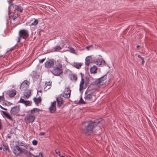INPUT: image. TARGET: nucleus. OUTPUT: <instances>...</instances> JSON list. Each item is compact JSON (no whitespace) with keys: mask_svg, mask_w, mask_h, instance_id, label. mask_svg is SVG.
Wrapping results in <instances>:
<instances>
[{"mask_svg":"<svg viewBox=\"0 0 157 157\" xmlns=\"http://www.w3.org/2000/svg\"><path fill=\"white\" fill-rule=\"evenodd\" d=\"M71 90L68 87L66 88L64 91L63 93V96L65 98H70L71 95Z\"/></svg>","mask_w":157,"mask_h":157,"instance_id":"nucleus-5","label":"nucleus"},{"mask_svg":"<svg viewBox=\"0 0 157 157\" xmlns=\"http://www.w3.org/2000/svg\"><path fill=\"white\" fill-rule=\"evenodd\" d=\"M45 58L43 59H40L39 62L40 63H42L44 62V61L45 60Z\"/></svg>","mask_w":157,"mask_h":157,"instance_id":"nucleus-44","label":"nucleus"},{"mask_svg":"<svg viewBox=\"0 0 157 157\" xmlns=\"http://www.w3.org/2000/svg\"><path fill=\"white\" fill-rule=\"evenodd\" d=\"M20 12H21V13L22 12V10H20Z\"/></svg>","mask_w":157,"mask_h":157,"instance_id":"nucleus-59","label":"nucleus"},{"mask_svg":"<svg viewBox=\"0 0 157 157\" xmlns=\"http://www.w3.org/2000/svg\"><path fill=\"white\" fill-rule=\"evenodd\" d=\"M104 121L102 118L86 121L82 125V131L83 133L89 135L93 132V130L95 127L99 124L103 123Z\"/></svg>","mask_w":157,"mask_h":157,"instance_id":"nucleus-1","label":"nucleus"},{"mask_svg":"<svg viewBox=\"0 0 157 157\" xmlns=\"http://www.w3.org/2000/svg\"><path fill=\"white\" fill-rule=\"evenodd\" d=\"M92 57L91 56H88L85 59V64L86 66H88L91 63L90 60H91Z\"/></svg>","mask_w":157,"mask_h":157,"instance_id":"nucleus-16","label":"nucleus"},{"mask_svg":"<svg viewBox=\"0 0 157 157\" xmlns=\"http://www.w3.org/2000/svg\"><path fill=\"white\" fill-rule=\"evenodd\" d=\"M140 47V45H138L137 46V48H139Z\"/></svg>","mask_w":157,"mask_h":157,"instance_id":"nucleus-57","label":"nucleus"},{"mask_svg":"<svg viewBox=\"0 0 157 157\" xmlns=\"http://www.w3.org/2000/svg\"><path fill=\"white\" fill-rule=\"evenodd\" d=\"M56 101H57V102L58 104L59 105V100L58 98H56Z\"/></svg>","mask_w":157,"mask_h":157,"instance_id":"nucleus-50","label":"nucleus"},{"mask_svg":"<svg viewBox=\"0 0 157 157\" xmlns=\"http://www.w3.org/2000/svg\"><path fill=\"white\" fill-rule=\"evenodd\" d=\"M21 146H23L25 147L26 148H27L28 147L29 145L27 144H22L21 145Z\"/></svg>","mask_w":157,"mask_h":157,"instance_id":"nucleus-41","label":"nucleus"},{"mask_svg":"<svg viewBox=\"0 0 157 157\" xmlns=\"http://www.w3.org/2000/svg\"><path fill=\"white\" fill-rule=\"evenodd\" d=\"M69 48L71 51V52L72 53H74L75 52V50L74 49V48H73L72 47H69Z\"/></svg>","mask_w":157,"mask_h":157,"instance_id":"nucleus-40","label":"nucleus"},{"mask_svg":"<svg viewBox=\"0 0 157 157\" xmlns=\"http://www.w3.org/2000/svg\"><path fill=\"white\" fill-rule=\"evenodd\" d=\"M81 77V80L80 82L79 86V90L80 92H81L83 89H85L86 87V86L85 85V86L84 85L85 84L84 79L82 78V76Z\"/></svg>","mask_w":157,"mask_h":157,"instance_id":"nucleus-12","label":"nucleus"},{"mask_svg":"<svg viewBox=\"0 0 157 157\" xmlns=\"http://www.w3.org/2000/svg\"><path fill=\"white\" fill-rule=\"evenodd\" d=\"M35 116L29 114L26 115L25 120L27 123H32L33 122L35 119Z\"/></svg>","mask_w":157,"mask_h":157,"instance_id":"nucleus-4","label":"nucleus"},{"mask_svg":"<svg viewBox=\"0 0 157 157\" xmlns=\"http://www.w3.org/2000/svg\"><path fill=\"white\" fill-rule=\"evenodd\" d=\"M70 78L71 80L76 82L77 80V77L76 75L71 74L70 75Z\"/></svg>","mask_w":157,"mask_h":157,"instance_id":"nucleus-19","label":"nucleus"},{"mask_svg":"<svg viewBox=\"0 0 157 157\" xmlns=\"http://www.w3.org/2000/svg\"><path fill=\"white\" fill-rule=\"evenodd\" d=\"M13 153L16 156H18L21 153V148L18 146L15 147L13 149Z\"/></svg>","mask_w":157,"mask_h":157,"instance_id":"nucleus-10","label":"nucleus"},{"mask_svg":"<svg viewBox=\"0 0 157 157\" xmlns=\"http://www.w3.org/2000/svg\"><path fill=\"white\" fill-rule=\"evenodd\" d=\"M4 95L3 94L2 96H0V102L4 101Z\"/></svg>","mask_w":157,"mask_h":157,"instance_id":"nucleus-38","label":"nucleus"},{"mask_svg":"<svg viewBox=\"0 0 157 157\" xmlns=\"http://www.w3.org/2000/svg\"><path fill=\"white\" fill-rule=\"evenodd\" d=\"M52 73L55 75L58 76L59 75V70L58 67H54L52 70Z\"/></svg>","mask_w":157,"mask_h":157,"instance_id":"nucleus-17","label":"nucleus"},{"mask_svg":"<svg viewBox=\"0 0 157 157\" xmlns=\"http://www.w3.org/2000/svg\"><path fill=\"white\" fill-rule=\"evenodd\" d=\"M97 68L96 66H94L90 69V72L91 73H95L97 72Z\"/></svg>","mask_w":157,"mask_h":157,"instance_id":"nucleus-20","label":"nucleus"},{"mask_svg":"<svg viewBox=\"0 0 157 157\" xmlns=\"http://www.w3.org/2000/svg\"><path fill=\"white\" fill-rule=\"evenodd\" d=\"M32 144L34 145H36L37 144V142L36 140H34L32 141Z\"/></svg>","mask_w":157,"mask_h":157,"instance_id":"nucleus-35","label":"nucleus"},{"mask_svg":"<svg viewBox=\"0 0 157 157\" xmlns=\"http://www.w3.org/2000/svg\"><path fill=\"white\" fill-rule=\"evenodd\" d=\"M62 72V71L59 68V76H60V75H61Z\"/></svg>","mask_w":157,"mask_h":157,"instance_id":"nucleus-49","label":"nucleus"},{"mask_svg":"<svg viewBox=\"0 0 157 157\" xmlns=\"http://www.w3.org/2000/svg\"><path fill=\"white\" fill-rule=\"evenodd\" d=\"M0 107L2 109H3L5 110H7V109L3 107L0 105Z\"/></svg>","mask_w":157,"mask_h":157,"instance_id":"nucleus-48","label":"nucleus"},{"mask_svg":"<svg viewBox=\"0 0 157 157\" xmlns=\"http://www.w3.org/2000/svg\"><path fill=\"white\" fill-rule=\"evenodd\" d=\"M33 101L36 105H38L41 101V98L39 97L38 98H33Z\"/></svg>","mask_w":157,"mask_h":157,"instance_id":"nucleus-24","label":"nucleus"},{"mask_svg":"<svg viewBox=\"0 0 157 157\" xmlns=\"http://www.w3.org/2000/svg\"><path fill=\"white\" fill-rule=\"evenodd\" d=\"M56 151V153L57 154H58V153H59V151Z\"/></svg>","mask_w":157,"mask_h":157,"instance_id":"nucleus-55","label":"nucleus"},{"mask_svg":"<svg viewBox=\"0 0 157 157\" xmlns=\"http://www.w3.org/2000/svg\"><path fill=\"white\" fill-rule=\"evenodd\" d=\"M138 58H140V59H141V58H143V57H141V56L140 55H138Z\"/></svg>","mask_w":157,"mask_h":157,"instance_id":"nucleus-52","label":"nucleus"},{"mask_svg":"<svg viewBox=\"0 0 157 157\" xmlns=\"http://www.w3.org/2000/svg\"><path fill=\"white\" fill-rule=\"evenodd\" d=\"M91 63H96V60L95 59H93L92 58H91Z\"/></svg>","mask_w":157,"mask_h":157,"instance_id":"nucleus-47","label":"nucleus"},{"mask_svg":"<svg viewBox=\"0 0 157 157\" xmlns=\"http://www.w3.org/2000/svg\"><path fill=\"white\" fill-rule=\"evenodd\" d=\"M21 153L24 154L27 157H31L32 154L29 152L26 149L21 148Z\"/></svg>","mask_w":157,"mask_h":157,"instance_id":"nucleus-11","label":"nucleus"},{"mask_svg":"<svg viewBox=\"0 0 157 157\" xmlns=\"http://www.w3.org/2000/svg\"><path fill=\"white\" fill-rule=\"evenodd\" d=\"M30 96V92H27L25 94H24L22 97L24 99H27Z\"/></svg>","mask_w":157,"mask_h":157,"instance_id":"nucleus-26","label":"nucleus"},{"mask_svg":"<svg viewBox=\"0 0 157 157\" xmlns=\"http://www.w3.org/2000/svg\"><path fill=\"white\" fill-rule=\"evenodd\" d=\"M90 46H87V47H86V49H87V50H88L89 49V48L90 47Z\"/></svg>","mask_w":157,"mask_h":157,"instance_id":"nucleus-51","label":"nucleus"},{"mask_svg":"<svg viewBox=\"0 0 157 157\" xmlns=\"http://www.w3.org/2000/svg\"><path fill=\"white\" fill-rule=\"evenodd\" d=\"M54 61L53 59H49L45 63V66L47 68H50L54 65Z\"/></svg>","mask_w":157,"mask_h":157,"instance_id":"nucleus-8","label":"nucleus"},{"mask_svg":"<svg viewBox=\"0 0 157 157\" xmlns=\"http://www.w3.org/2000/svg\"><path fill=\"white\" fill-rule=\"evenodd\" d=\"M58 50H59V49H58V47L57 48H56V51H58Z\"/></svg>","mask_w":157,"mask_h":157,"instance_id":"nucleus-54","label":"nucleus"},{"mask_svg":"<svg viewBox=\"0 0 157 157\" xmlns=\"http://www.w3.org/2000/svg\"><path fill=\"white\" fill-rule=\"evenodd\" d=\"M3 101V104H2L4 105H10V103L9 102H8V101H5L4 100V101Z\"/></svg>","mask_w":157,"mask_h":157,"instance_id":"nucleus-28","label":"nucleus"},{"mask_svg":"<svg viewBox=\"0 0 157 157\" xmlns=\"http://www.w3.org/2000/svg\"><path fill=\"white\" fill-rule=\"evenodd\" d=\"M107 76L106 75L97 79L94 82V84L98 87H100L106 83L105 80L107 78Z\"/></svg>","mask_w":157,"mask_h":157,"instance_id":"nucleus-3","label":"nucleus"},{"mask_svg":"<svg viewBox=\"0 0 157 157\" xmlns=\"http://www.w3.org/2000/svg\"><path fill=\"white\" fill-rule=\"evenodd\" d=\"M101 59H96V64L98 65H100V63H101Z\"/></svg>","mask_w":157,"mask_h":157,"instance_id":"nucleus-32","label":"nucleus"},{"mask_svg":"<svg viewBox=\"0 0 157 157\" xmlns=\"http://www.w3.org/2000/svg\"><path fill=\"white\" fill-rule=\"evenodd\" d=\"M32 155L34 157H44L42 155V153L41 152L39 153L38 155H34L32 154Z\"/></svg>","mask_w":157,"mask_h":157,"instance_id":"nucleus-30","label":"nucleus"},{"mask_svg":"<svg viewBox=\"0 0 157 157\" xmlns=\"http://www.w3.org/2000/svg\"><path fill=\"white\" fill-rule=\"evenodd\" d=\"M22 8L21 6L13 4H10L9 8V10L13 9H14V10H22Z\"/></svg>","mask_w":157,"mask_h":157,"instance_id":"nucleus-13","label":"nucleus"},{"mask_svg":"<svg viewBox=\"0 0 157 157\" xmlns=\"http://www.w3.org/2000/svg\"><path fill=\"white\" fill-rule=\"evenodd\" d=\"M20 110V108L18 106H15L11 108L10 112L12 115H17Z\"/></svg>","mask_w":157,"mask_h":157,"instance_id":"nucleus-6","label":"nucleus"},{"mask_svg":"<svg viewBox=\"0 0 157 157\" xmlns=\"http://www.w3.org/2000/svg\"><path fill=\"white\" fill-rule=\"evenodd\" d=\"M51 83L50 82H47L45 83V86H51Z\"/></svg>","mask_w":157,"mask_h":157,"instance_id":"nucleus-43","label":"nucleus"},{"mask_svg":"<svg viewBox=\"0 0 157 157\" xmlns=\"http://www.w3.org/2000/svg\"><path fill=\"white\" fill-rule=\"evenodd\" d=\"M64 101V100L62 98L59 97V107L60 106V105L63 104Z\"/></svg>","mask_w":157,"mask_h":157,"instance_id":"nucleus-29","label":"nucleus"},{"mask_svg":"<svg viewBox=\"0 0 157 157\" xmlns=\"http://www.w3.org/2000/svg\"><path fill=\"white\" fill-rule=\"evenodd\" d=\"M51 87V86H45L44 88L45 90L46 91L48 90Z\"/></svg>","mask_w":157,"mask_h":157,"instance_id":"nucleus-37","label":"nucleus"},{"mask_svg":"<svg viewBox=\"0 0 157 157\" xmlns=\"http://www.w3.org/2000/svg\"><path fill=\"white\" fill-rule=\"evenodd\" d=\"M38 23V21L37 19H35L34 22L32 23L33 25H36Z\"/></svg>","mask_w":157,"mask_h":157,"instance_id":"nucleus-34","label":"nucleus"},{"mask_svg":"<svg viewBox=\"0 0 157 157\" xmlns=\"http://www.w3.org/2000/svg\"><path fill=\"white\" fill-rule=\"evenodd\" d=\"M19 36L18 37L17 41L18 43L21 41V38L25 40L29 36V34L27 30L23 29L19 31Z\"/></svg>","mask_w":157,"mask_h":157,"instance_id":"nucleus-2","label":"nucleus"},{"mask_svg":"<svg viewBox=\"0 0 157 157\" xmlns=\"http://www.w3.org/2000/svg\"><path fill=\"white\" fill-rule=\"evenodd\" d=\"M89 81V79L88 77H86V81H85V83L86 86V85L88 83Z\"/></svg>","mask_w":157,"mask_h":157,"instance_id":"nucleus-33","label":"nucleus"},{"mask_svg":"<svg viewBox=\"0 0 157 157\" xmlns=\"http://www.w3.org/2000/svg\"><path fill=\"white\" fill-rule=\"evenodd\" d=\"M78 103L80 104H86L85 102L82 99V97L81 96L80 98V100L78 101Z\"/></svg>","mask_w":157,"mask_h":157,"instance_id":"nucleus-27","label":"nucleus"},{"mask_svg":"<svg viewBox=\"0 0 157 157\" xmlns=\"http://www.w3.org/2000/svg\"><path fill=\"white\" fill-rule=\"evenodd\" d=\"M29 85V82L25 80L21 84L20 89L21 90H25L28 87Z\"/></svg>","mask_w":157,"mask_h":157,"instance_id":"nucleus-7","label":"nucleus"},{"mask_svg":"<svg viewBox=\"0 0 157 157\" xmlns=\"http://www.w3.org/2000/svg\"><path fill=\"white\" fill-rule=\"evenodd\" d=\"M9 95L11 98L13 97L16 94V91L13 90L12 89L11 90H10L9 91Z\"/></svg>","mask_w":157,"mask_h":157,"instance_id":"nucleus-18","label":"nucleus"},{"mask_svg":"<svg viewBox=\"0 0 157 157\" xmlns=\"http://www.w3.org/2000/svg\"><path fill=\"white\" fill-rule=\"evenodd\" d=\"M92 98V96L91 94H88L85 97V99L87 101H91Z\"/></svg>","mask_w":157,"mask_h":157,"instance_id":"nucleus-23","label":"nucleus"},{"mask_svg":"<svg viewBox=\"0 0 157 157\" xmlns=\"http://www.w3.org/2000/svg\"><path fill=\"white\" fill-rule=\"evenodd\" d=\"M96 90L95 89H93L90 90H89L88 92H89V94H91L92 96H94L96 94Z\"/></svg>","mask_w":157,"mask_h":157,"instance_id":"nucleus-25","label":"nucleus"},{"mask_svg":"<svg viewBox=\"0 0 157 157\" xmlns=\"http://www.w3.org/2000/svg\"><path fill=\"white\" fill-rule=\"evenodd\" d=\"M1 112L8 119L11 121L12 120V119L9 114L4 111H1Z\"/></svg>","mask_w":157,"mask_h":157,"instance_id":"nucleus-21","label":"nucleus"},{"mask_svg":"<svg viewBox=\"0 0 157 157\" xmlns=\"http://www.w3.org/2000/svg\"><path fill=\"white\" fill-rule=\"evenodd\" d=\"M49 110L51 113H53L56 110V101H54L51 103L49 108Z\"/></svg>","mask_w":157,"mask_h":157,"instance_id":"nucleus-9","label":"nucleus"},{"mask_svg":"<svg viewBox=\"0 0 157 157\" xmlns=\"http://www.w3.org/2000/svg\"><path fill=\"white\" fill-rule=\"evenodd\" d=\"M10 10H9V13H10Z\"/></svg>","mask_w":157,"mask_h":157,"instance_id":"nucleus-61","label":"nucleus"},{"mask_svg":"<svg viewBox=\"0 0 157 157\" xmlns=\"http://www.w3.org/2000/svg\"><path fill=\"white\" fill-rule=\"evenodd\" d=\"M8 137L9 138H10V136H8Z\"/></svg>","mask_w":157,"mask_h":157,"instance_id":"nucleus-58","label":"nucleus"},{"mask_svg":"<svg viewBox=\"0 0 157 157\" xmlns=\"http://www.w3.org/2000/svg\"><path fill=\"white\" fill-rule=\"evenodd\" d=\"M141 59L142 60V64L143 65V64H144V63H145V61L144 60V58L143 57L142 58H141Z\"/></svg>","mask_w":157,"mask_h":157,"instance_id":"nucleus-45","label":"nucleus"},{"mask_svg":"<svg viewBox=\"0 0 157 157\" xmlns=\"http://www.w3.org/2000/svg\"><path fill=\"white\" fill-rule=\"evenodd\" d=\"M19 102L24 104L26 106H30L32 103L31 101H25L21 98Z\"/></svg>","mask_w":157,"mask_h":157,"instance_id":"nucleus-14","label":"nucleus"},{"mask_svg":"<svg viewBox=\"0 0 157 157\" xmlns=\"http://www.w3.org/2000/svg\"><path fill=\"white\" fill-rule=\"evenodd\" d=\"M2 149L4 151H7V147L6 146H5V145H3L2 146Z\"/></svg>","mask_w":157,"mask_h":157,"instance_id":"nucleus-36","label":"nucleus"},{"mask_svg":"<svg viewBox=\"0 0 157 157\" xmlns=\"http://www.w3.org/2000/svg\"><path fill=\"white\" fill-rule=\"evenodd\" d=\"M105 61L104 60H102L101 59V63H100V65H105Z\"/></svg>","mask_w":157,"mask_h":157,"instance_id":"nucleus-39","label":"nucleus"},{"mask_svg":"<svg viewBox=\"0 0 157 157\" xmlns=\"http://www.w3.org/2000/svg\"><path fill=\"white\" fill-rule=\"evenodd\" d=\"M40 111V109L38 108H34L30 111V114L35 117L36 115L38 114Z\"/></svg>","mask_w":157,"mask_h":157,"instance_id":"nucleus-15","label":"nucleus"},{"mask_svg":"<svg viewBox=\"0 0 157 157\" xmlns=\"http://www.w3.org/2000/svg\"><path fill=\"white\" fill-rule=\"evenodd\" d=\"M82 65V63H74L73 64L74 67L77 69H79Z\"/></svg>","mask_w":157,"mask_h":157,"instance_id":"nucleus-22","label":"nucleus"},{"mask_svg":"<svg viewBox=\"0 0 157 157\" xmlns=\"http://www.w3.org/2000/svg\"><path fill=\"white\" fill-rule=\"evenodd\" d=\"M0 150L2 149V146L0 147Z\"/></svg>","mask_w":157,"mask_h":157,"instance_id":"nucleus-56","label":"nucleus"},{"mask_svg":"<svg viewBox=\"0 0 157 157\" xmlns=\"http://www.w3.org/2000/svg\"><path fill=\"white\" fill-rule=\"evenodd\" d=\"M63 41H62V42L60 43V45H59V50L62 48H63L65 45V43L64 42H63Z\"/></svg>","mask_w":157,"mask_h":157,"instance_id":"nucleus-31","label":"nucleus"},{"mask_svg":"<svg viewBox=\"0 0 157 157\" xmlns=\"http://www.w3.org/2000/svg\"><path fill=\"white\" fill-rule=\"evenodd\" d=\"M45 134V133L44 132H40V135L41 136H43Z\"/></svg>","mask_w":157,"mask_h":157,"instance_id":"nucleus-46","label":"nucleus"},{"mask_svg":"<svg viewBox=\"0 0 157 157\" xmlns=\"http://www.w3.org/2000/svg\"><path fill=\"white\" fill-rule=\"evenodd\" d=\"M30 150H32V151L33 150V147H30Z\"/></svg>","mask_w":157,"mask_h":157,"instance_id":"nucleus-53","label":"nucleus"},{"mask_svg":"<svg viewBox=\"0 0 157 157\" xmlns=\"http://www.w3.org/2000/svg\"><path fill=\"white\" fill-rule=\"evenodd\" d=\"M17 17V15L16 14H14L13 17L12 18L13 20H15L16 19Z\"/></svg>","mask_w":157,"mask_h":157,"instance_id":"nucleus-42","label":"nucleus"},{"mask_svg":"<svg viewBox=\"0 0 157 157\" xmlns=\"http://www.w3.org/2000/svg\"><path fill=\"white\" fill-rule=\"evenodd\" d=\"M13 50V49H11L10 50V51H12Z\"/></svg>","mask_w":157,"mask_h":157,"instance_id":"nucleus-60","label":"nucleus"}]
</instances>
